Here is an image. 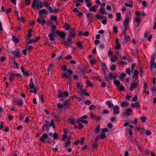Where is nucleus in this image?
I'll return each mask as SVG.
<instances>
[{
    "mask_svg": "<svg viewBox=\"0 0 156 156\" xmlns=\"http://www.w3.org/2000/svg\"><path fill=\"white\" fill-rule=\"evenodd\" d=\"M44 122L45 123V124L42 126L41 128L42 131H44L45 129L46 131L48 132L49 130V127H53L54 129H55V126L53 119H51L50 122L49 121L45 120Z\"/></svg>",
    "mask_w": 156,
    "mask_h": 156,
    "instance_id": "f257e3e1",
    "label": "nucleus"
},
{
    "mask_svg": "<svg viewBox=\"0 0 156 156\" xmlns=\"http://www.w3.org/2000/svg\"><path fill=\"white\" fill-rule=\"evenodd\" d=\"M30 83H29V87L30 89L31 90L30 92L31 93H34V94H37V91L35 87V86L32 81V78L30 79Z\"/></svg>",
    "mask_w": 156,
    "mask_h": 156,
    "instance_id": "f03ea898",
    "label": "nucleus"
},
{
    "mask_svg": "<svg viewBox=\"0 0 156 156\" xmlns=\"http://www.w3.org/2000/svg\"><path fill=\"white\" fill-rule=\"evenodd\" d=\"M113 83L116 87H119L120 90L121 91L125 90V88L124 87L122 83L120 84V82L119 80H114L113 81Z\"/></svg>",
    "mask_w": 156,
    "mask_h": 156,
    "instance_id": "7ed1b4c3",
    "label": "nucleus"
},
{
    "mask_svg": "<svg viewBox=\"0 0 156 156\" xmlns=\"http://www.w3.org/2000/svg\"><path fill=\"white\" fill-rule=\"evenodd\" d=\"M62 90L61 89H59L58 90V94L57 95L58 98H63L64 96L65 97H67L69 96V94L68 91L66 90L64 93L61 92Z\"/></svg>",
    "mask_w": 156,
    "mask_h": 156,
    "instance_id": "20e7f679",
    "label": "nucleus"
},
{
    "mask_svg": "<svg viewBox=\"0 0 156 156\" xmlns=\"http://www.w3.org/2000/svg\"><path fill=\"white\" fill-rule=\"evenodd\" d=\"M55 33L62 39L64 40L65 39L66 33L65 32L57 30L55 32Z\"/></svg>",
    "mask_w": 156,
    "mask_h": 156,
    "instance_id": "39448f33",
    "label": "nucleus"
},
{
    "mask_svg": "<svg viewBox=\"0 0 156 156\" xmlns=\"http://www.w3.org/2000/svg\"><path fill=\"white\" fill-rule=\"evenodd\" d=\"M10 52L13 54L15 57H16V58H20L22 56V55L20 52L18 48L16 49L15 51H11Z\"/></svg>",
    "mask_w": 156,
    "mask_h": 156,
    "instance_id": "423d86ee",
    "label": "nucleus"
},
{
    "mask_svg": "<svg viewBox=\"0 0 156 156\" xmlns=\"http://www.w3.org/2000/svg\"><path fill=\"white\" fill-rule=\"evenodd\" d=\"M48 11L44 9H42L39 11V14L40 18L41 19H44L45 17L44 16V14H48Z\"/></svg>",
    "mask_w": 156,
    "mask_h": 156,
    "instance_id": "0eeeda50",
    "label": "nucleus"
},
{
    "mask_svg": "<svg viewBox=\"0 0 156 156\" xmlns=\"http://www.w3.org/2000/svg\"><path fill=\"white\" fill-rule=\"evenodd\" d=\"M48 137V136L46 133H44L40 138V140L44 144H46L45 140Z\"/></svg>",
    "mask_w": 156,
    "mask_h": 156,
    "instance_id": "6e6552de",
    "label": "nucleus"
},
{
    "mask_svg": "<svg viewBox=\"0 0 156 156\" xmlns=\"http://www.w3.org/2000/svg\"><path fill=\"white\" fill-rule=\"evenodd\" d=\"M138 82H133L132 83L131 85L129 88V90L131 91H133L134 89L135 88L137 87L138 85Z\"/></svg>",
    "mask_w": 156,
    "mask_h": 156,
    "instance_id": "1a4fd4ad",
    "label": "nucleus"
},
{
    "mask_svg": "<svg viewBox=\"0 0 156 156\" xmlns=\"http://www.w3.org/2000/svg\"><path fill=\"white\" fill-rule=\"evenodd\" d=\"M132 112L131 108H129L126 109V112L122 113V115L124 117H126V115L128 116L131 114Z\"/></svg>",
    "mask_w": 156,
    "mask_h": 156,
    "instance_id": "9d476101",
    "label": "nucleus"
},
{
    "mask_svg": "<svg viewBox=\"0 0 156 156\" xmlns=\"http://www.w3.org/2000/svg\"><path fill=\"white\" fill-rule=\"evenodd\" d=\"M13 102L16 103L17 105L21 107L23 106V101L22 99H16L14 100Z\"/></svg>",
    "mask_w": 156,
    "mask_h": 156,
    "instance_id": "9b49d317",
    "label": "nucleus"
},
{
    "mask_svg": "<svg viewBox=\"0 0 156 156\" xmlns=\"http://www.w3.org/2000/svg\"><path fill=\"white\" fill-rule=\"evenodd\" d=\"M37 0H33L32 2V4L31 6L34 9L36 7V4L37 2ZM36 8L37 9V10H39L40 9V6H39V4H37L36 5Z\"/></svg>",
    "mask_w": 156,
    "mask_h": 156,
    "instance_id": "f8f14e48",
    "label": "nucleus"
},
{
    "mask_svg": "<svg viewBox=\"0 0 156 156\" xmlns=\"http://www.w3.org/2000/svg\"><path fill=\"white\" fill-rule=\"evenodd\" d=\"M16 76V73H15L14 72L12 73L9 75V80L10 82L15 80L14 78Z\"/></svg>",
    "mask_w": 156,
    "mask_h": 156,
    "instance_id": "ddd939ff",
    "label": "nucleus"
},
{
    "mask_svg": "<svg viewBox=\"0 0 156 156\" xmlns=\"http://www.w3.org/2000/svg\"><path fill=\"white\" fill-rule=\"evenodd\" d=\"M113 114L114 115H117L119 114L120 112L119 111V108L117 105H115L113 107Z\"/></svg>",
    "mask_w": 156,
    "mask_h": 156,
    "instance_id": "4468645a",
    "label": "nucleus"
},
{
    "mask_svg": "<svg viewBox=\"0 0 156 156\" xmlns=\"http://www.w3.org/2000/svg\"><path fill=\"white\" fill-rule=\"evenodd\" d=\"M62 78H66L68 79V80H69V81H72V78L70 75L69 74L68 76L66 73H64L62 74Z\"/></svg>",
    "mask_w": 156,
    "mask_h": 156,
    "instance_id": "2eb2a0df",
    "label": "nucleus"
},
{
    "mask_svg": "<svg viewBox=\"0 0 156 156\" xmlns=\"http://www.w3.org/2000/svg\"><path fill=\"white\" fill-rule=\"evenodd\" d=\"M93 15V14L92 13H88L86 14V16L87 18H88V21L93 22V18L91 17V15Z\"/></svg>",
    "mask_w": 156,
    "mask_h": 156,
    "instance_id": "dca6fc26",
    "label": "nucleus"
},
{
    "mask_svg": "<svg viewBox=\"0 0 156 156\" xmlns=\"http://www.w3.org/2000/svg\"><path fill=\"white\" fill-rule=\"evenodd\" d=\"M105 104L108 106L109 108H111L113 107L114 105L111 101H106Z\"/></svg>",
    "mask_w": 156,
    "mask_h": 156,
    "instance_id": "f3484780",
    "label": "nucleus"
},
{
    "mask_svg": "<svg viewBox=\"0 0 156 156\" xmlns=\"http://www.w3.org/2000/svg\"><path fill=\"white\" fill-rule=\"evenodd\" d=\"M44 6L46 7L47 9H49V11H52V8L50 6V5H49V3H48L46 2H44Z\"/></svg>",
    "mask_w": 156,
    "mask_h": 156,
    "instance_id": "a211bd4d",
    "label": "nucleus"
},
{
    "mask_svg": "<svg viewBox=\"0 0 156 156\" xmlns=\"http://www.w3.org/2000/svg\"><path fill=\"white\" fill-rule=\"evenodd\" d=\"M64 52H62L60 54H59L58 55L57 57H56V60L58 62H59L60 60L62 58V57L63 55Z\"/></svg>",
    "mask_w": 156,
    "mask_h": 156,
    "instance_id": "6ab92c4d",
    "label": "nucleus"
},
{
    "mask_svg": "<svg viewBox=\"0 0 156 156\" xmlns=\"http://www.w3.org/2000/svg\"><path fill=\"white\" fill-rule=\"evenodd\" d=\"M37 21L39 23L41 24L42 26H44V24L46 23L45 20L43 19L42 21H41L40 18H38L37 20Z\"/></svg>",
    "mask_w": 156,
    "mask_h": 156,
    "instance_id": "aec40b11",
    "label": "nucleus"
},
{
    "mask_svg": "<svg viewBox=\"0 0 156 156\" xmlns=\"http://www.w3.org/2000/svg\"><path fill=\"white\" fill-rule=\"evenodd\" d=\"M129 20V17H127L125 19L123 23V26H128Z\"/></svg>",
    "mask_w": 156,
    "mask_h": 156,
    "instance_id": "412c9836",
    "label": "nucleus"
},
{
    "mask_svg": "<svg viewBox=\"0 0 156 156\" xmlns=\"http://www.w3.org/2000/svg\"><path fill=\"white\" fill-rule=\"evenodd\" d=\"M98 7V6L97 5H95L94 6H92L90 8V11H93L94 12H96V9Z\"/></svg>",
    "mask_w": 156,
    "mask_h": 156,
    "instance_id": "4be33fe9",
    "label": "nucleus"
},
{
    "mask_svg": "<svg viewBox=\"0 0 156 156\" xmlns=\"http://www.w3.org/2000/svg\"><path fill=\"white\" fill-rule=\"evenodd\" d=\"M156 56V53H155L152 55L151 56V59L150 62L151 63H154L155 59Z\"/></svg>",
    "mask_w": 156,
    "mask_h": 156,
    "instance_id": "5701e85b",
    "label": "nucleus"
},
{
    "mask_svg": "<svg viewBox=\"0 0 156 156\" xmlns=\"http://www.w3.org/2000/svg\"><path fill=\"white\" fill-rule=\"evenodd\" d=\"M54 64L53 63H51L48 66V69H47V72L49 73L53 68Z\"/></svg>",
    "mask_w": 156,
    "mask_h": 156,
    "instance_id": "b1692460",
    "label": "nucleus"
},
{
    "mask_svg": "<svg viewBox=\"0 0 156 156\" xmlns=\"http://www.w3.org/2000/svg\"><path fill=\"white\" fill-rule=\"evenodd\" d=\"M63 28L66 30H67L70 29V26L69 24L66 23L63 26Z\"/></svg>",
    "mask_w": 156,
    "mask_h": 156,
    "instance_id": "393cba45",
    "label": "nucleus"
},
{
    "mask_svg": "<svg viewBox=\"0 0 156 156\" xmlns=\"http://www.w3.org/2000/svg\"><path fill=\"white\" fill-rule=\"evenodd\" d=\"M14 43L15 44H18L20 42L19 40L15 36H13L12 37Z\"/></svg>",
    "mask_w": 156,
    "mask_h": 156,
    "instance_id": "a878e982",
    "label": "nucleus"
},
{
    "mask_svg": "<svg viewBox=\"0 0 156 156\" xmlns=\"http://www.w3.org/2000/svg\"><path fill=\"white\" fill-rule=\"evenodd\" d=\"M69 122L70 124L75 126L76 121L74 118H69Z\"/></svg>",
    "mask_w": 156,
    "mask_h": 156,
    "instance_id": "bb28decb",
    "label": "nucleus"
},
{
    "mask_svg": "<svg viewBox=\"0 0 156 156\" xmlns=\"http://www.w3.org/2000/svg\"><path fill=\"white\" fill-rule=\"evenodd\" d=\"M129 105L128 103L126 101H123L121 103V105L122 107L125 106L126 107H127Z\"/></svg>",
    "mask_w": 156,
    "mask_h": 156,
    "instance_id": "cd10ccee",
    "label": "nucleus"
},
{
    "mask_svg": "<svg viewBox=\"0 0 156 156\" xmlns=\"http://www.w3.org/2000/svg\"><path fill=\"white\" fill-rule=\"evenodd\" d=\"M100 129V126L99 124H98L95 129V133L96 134H98L99 132Z\"/></svg>",
    "mask_w": 156,
    "mask_h": 156,
    "instance_id": "c85d7f7f",
    "label": "nucleus"
},
{
    "mask_svg": "<svg viewBox=\"0 0 156 156\" xmlns=\"http://www.w3.org/2000/svg\"><path fill=\"white\" fill-rule=\"evenodd\" d=\"M76 33H72V32H70L68 36V37L69 38H75L76 37Z\"/></svg>",
    "mask_w": 156,
    "mask_h": 156,
    "instance_id": "c756f323",
    "label": "nucleus"
},
{
    "mask_svg": "<svg viewBox=\"0 0 156 156\" xmlns=\"http://www.w3.org/2000/svg\"><path fill=\"white\" fill-rule=\"evenodd\" d=\"M120 16L121 13L120 12H117L116 13V16L117 17V18L115 19V20L116 21H120V19L121 17Z\"/></svg>",
    "mask_w": 156,
    "mask_h": 156,
    "instance_id": "7c9ffc66",
    "label": "nucleus"
},
{
    "mask_svg": "<svg viewBox=\"0 0 156 156\" xmlns=\"http://www.w3.org/2000/svg\"><path fill=\"white\" fill-rule=\"evenodd\" d=\"M126 76V74L125 73H122L120 76H119V80H122L124 79V77Z\"/></svg>",
    "mask_w": 156,
    "mask_h": 156,
    "instance_id": "2f4dec72",
    "label": "nucleus"
},
{
    "mask_svg": "<svg viewBox=\"0 0 156 156\" xmlns=\"http://www.w3.org/2000/svg\"><path fill=\"white\" fill-rule=\"evenodd\" d=\"M109 76V78L110 79L112 80V79H116L117 77H116V76H114L113 74L112 73H110L109 74V75H108Z\"/></svg>",
    "mask_w": 156,
    "mask_h": 156,
    "instance_id": "473e14b6",
    "label": "nucleus"
},
{
    "mask_svg": "<svg viewBox=\"0 0 156 156\" xmlns=\"http://www.w3.org/2000/svg\"><path fill=\"white\" fill-rule=\"evenodd\" d=\"M81 42H83L82 41H78V42H77L76 43V45L78 46V47L80 49H82L83 48V47L82 46V45H81Z\"/></svg>",
    "mask_w": 156,
    "mask_h": 156,
    "instance_id": "72a5a7b5",
    "label": "nucleus"
},
{
    "mask_svg": "<svg viewBox=\"0 0 156 156\" xmlns=\"http://www.w3.org/2000/svg\"><path fill=\"white\" fill-rule=\"evenodd\" d=\"M95 18L94 19L96 18L97 20H99L104 18V16H103L99 14H97L95 15Z\"/></svg>",
    "mask_w": 156,
    "mask_h": 156,
    "instance_id": "f704fd0d",
    "label": "nucleus"
},
{
    "mask_svg": "<svg viewBox=\"0 0 156 156\" xmlns=\"http://www.w3.org/2000/svg\"><path fill=\"white\" fill-rule=\"evenodd\" d=\"M86 83L87 84V86L88 87H94L93 84L91 83L90 81L89 80H87Z\"/></svg>",
    "mask_w": 156,
    "mask_h": 156,
    "instance_id": "c9c22d12",
    "label": "nucleus"
},
{
    "mask_svg": "<svg viewBox=\"0 0 156 156\" xmlns=\"http://www.w3.org/2000/svg\"><path fill=\"white\" fill-rule=\"evenodd\" d=\"M130 39V37L129 36H126L124 38V41L126 43H127Z\"/></svg>",
    "mask_w": 156,
    "mask_h": 156,
    "instance_id": "e433bc0d",
    "label": "nucleus"
},
{
    "mask_svg": "<svg viewBox=\"0 0 156 156\" xmlns=\"http://www.w3.org/2000/svg\"><path fill=\"white\" fill-rule=\"evenodd\" d=\"M17 19L19 21L23 23H25V19H24L23 17L19 16V17L17 18Z\"/></svg>",
    "mask_w": 156,
    "mask_h": 156,
    "instance_id": "4c0bfd02",
    "label": "nucleus"
},
{
    "mask_svg": "<svg viewBox=\"0 0 156 156\" xmlns=\"http://www.w3.org/2000/svg\"><path fill=\"white\" fill-rule=\"evenodd\" d=\"M135 21L137 23L138 25L139 26V23L140 22L141 18L140 17H135Z\"/></svg>",
    "mask_w": 156,
    "mask_h": 156,
    "instance_id": "58836bf2",
    "label": "nucleus"
},
{
    "mask_svg": "<svg viewBox=\"0 0 156 156\" xmlns=\"http://www.w3.org/2000/svg\"><path fill=\"white\" fill-rule=\"evenodd\" d=\"M51 19L53 21H56L57 20V17L56 16H51L50 17Z\"/></svg>",
    "mask_w": 156,
    "mask_h": 156,
    "instance_id": "ea45409f",
    "label": "nucleus"
},
{
    "mask_svg": "<svg viewBox=\"0 0 156 156\" xmlns=\"http://www.w3.org/2000/svg\"><path fill=\"white\" fill-rule=\"evenodd\" d=\"M100 13L102 14H105V15H107V13L105 11L103 8H101L100 9Z\"/></svg>",
    "mask_w": 156,
    "mask_h": 156,
    "instance_id": "a19ab883",
    "label": "nucleus"
},
{
    "mask_svg": "<svg viewBox=\"0 0 156 156\" xmlns=\"http://www.w3.org/2000/svg\"><path fill=\"white\" fill-rule=\"evenodd\" d=\"M113 32L116 34L118 33L117 27V26H114L113 27Z\"/></svg>",
    "mask_w": 156,
    "mask_h": 156,
    "instance_id": "79ce46f5",
    "label": "nucleus"
},
{
    "mask_svg": "<svg viewBox=\"0 0 156 156\" xmlns=\"http://www.w3.org/2000/svg\"><path fill=\"white\" fill-rule=\"evenodd\" d=\"M32 37V33H28L27 35L26 38L27 40H30Z\"/></svg>",
    "mask_w": 156,
    "mask_h": 156,
    "instance_id": "37998d69",
    "label": "nucleus"
},
{
    "mask_svg": "<svg viewBox=\"0 0 156 156\" xmlns=\"http://www.w3.org/2000/svg\"><path fill=\"white\" fill-rule=\"evenodd\" d=\"M52 26L51 30L52 31V32H54L56 30L57 27L56 26L54 25H52V26Z\"/></svg>",
    "mask_w": 156,
    "mask_h": 156,
    "instance_id": "c03bdc74",
    "label": "nucleus"
},
{
    "mask_svg": "<svg viewBox=\"0 0 156 156\" xmlns=\"http://www.w3.org/2000/svg\"><path fill=\"white\" fill-rule=\"evenodd\" d=\"M92 148L93 149H94L96 148H98V145L97 143H93L92 144Z\"/></svg>",
    "mask_w": 156,
    "mask_h": 156,
    "instance_id": "a18cd8bd",
    "label": "nucleus"
},
{
    "mask_svg": "<svg viewBox=\"0 0 156 156\" xmlns=\"http://www.w3.org/2000/svg\"><path fill=\"white\" fill-rule=\"evenodd\" d=\"M106 137L105 134L104 133H103L101 135L99 138L101 140L104 139Z\"/></svg>",
    "mask_w": 156,
    "mask_h": 156,
    "instance_id": "49530a36",
    "label": "nucleus"
},
{
    "mask_svg": "<svg viewBox=\"0 0 156 156\" xmlns=\"http://www.w3.org/2000/svg\"><path fill=\"white\" fill-rule=\"evenodd\" d=\"M53 138L55 140L59 139V137H58V134L56 133H55L53 134Z\"/></svg>",
    "mask_w": 156,
    "mask_h": 156,
    "instance_id": "de8ad7c7",
    "label": "nucleus"
},
{
    "mask_svg": "<svg viewBox=\"0 0 156 156\" xmlns=\"http://www.w3.org/2000/svg\"><path fill=\"white\" fill-rule=\"evenodd\" d=\"M5 13L6 14H8L9 13L11 12L12 9L11 8H9L5 10Z\"/></svg>",
    "mask_w": 156,
    "mask_h": 156,
    "instance_id": "09e8293b",
    "label": "nucleus"
},
{
    "mask_svg": "<svg viewBox=\"0 0 156 156\" xmlns=\"http://www.w3.org/2000/svg\"><path fill=\"white\" fill-rule=\"evenodd\" d=\"M84 103L86 105H89L91 104V102L89 100H86L84 101Z\"/></svg>",
    "mask_w": 156,
    "mask_h": 156,
    "instance_id": "8fccbe9b",
    "label": "nucleus"
},
{
    "mask_svg": "<svg viewBox=\"0 0 156 156\" xmlns=\"http://www.w3.org/2000/svg\"><path fill=\"white\" fill-rule=\"evenodd\" d=\"M48 37L49 38V40L50 41H55L54 37L50 34L48 35Z\"/></svg>",
    "mask_w": 156,
    "mask_h": 156,
    "instance_id": "3c124183",
    "label": "nucleus"
},
{
    "mask_svg": "<svg viewBox=\"0 0 156 156\" xmlns=\"http://www.w3.org/2000/svg\"><path fill=\"white\" fill-rule=\"evenodd\" d=\"M78 69L80 70L83 69V65L81 63H80V64L78 65Z\"/></svg>",
    "mask_w": 156,
    "mask_h": 156,
    "instance_id": "603ef678",
    "label": "nucleus"
},
{
    "mask_svg": "<svg viewBox=\"0 0 156 156\" xmlns=\"http://www.w3.org/2000/svg\"><path fill=\"white\" fill-rule=\"evenodd\" d=\"M132 78L133 79V81L134 82H136V81L138 79V77L136 76H135L133 75L132 76Z\"/></svg>",
    "mask_w": 156,
    "mask_h": 156,
    "instance_id": "864d4df0",
    "label": "nucleus"
},
{
    "mask_svg": "<svg viewBox=\"0 0 156 156\" xmlns=\"http://www.w3.org/2000/svg\"><path fill=\"white\" fill-rule=\"evenodd\" d=\"M139 74V71L137 69L135 70L134 71V73L133 76H137Z\"/></svg>",
    "mask_w": 156,
    "mask_h": 156,
    "instance_id": "5fc2aeb1",
    "label": "nucleus"
},
{
    "mask_svg": "<svg viewBox=\"0 0 156 156\" xmlns=\"http://www.w3.org/2000/svg\"><path fill=\"white\" fill-rule=\"evenodd\" d=\"M116 66L114 64L112 65L110 67V69L112 71L115 70L116 69Z\"/></svg>",
    "mask_w": 156,
    "mask_h": 156,
    "instance_id": "6e6d98bb",
    "label": "nucleus"
},
{
    "mask_svg": "<svg viewBox=\"0 0 156 156\" xmlns=\"http://www.w3.org/2000/svg\"><path fill=\"white\" fill-rule=\"evenodd\" d=\"M81 149L82 151H84L85 150H87V144L84 145V146L82 147Z\"/></svg>",
    "mask_w": 156,
    "mask_h": 156,
    "instance_id": "4d7b16f0",
    "label": "nucleus"
},
{
    "mask_svg": "<svg viewBox=\"0 0 156 156\" xmlns=\"http://www.w3.org/2000/svg\"><path fill=\"white\" fill-rule=\"evenodd\" d=\"M52 11H49L51 13H54L55 12V13H57L59 11V9H57V8H55L53 10L52 9Z\"/></svg>",
    "mask_w": 156,
    "mask_h": 156,
    "instance_id": "13d9d810",
    "label": "nucleus"
},
{
    "mask_svg": "<svg viewBox=\"0 0 156 156\" xmlns=\"http://www.w3.org/2000/svg\"><path fill=\"white\" fill-rule=\"evenodd\" d=\"M46 24L47 26H48L49 25H51V26H52L53 25V23H52V22L49 20H48L47 21V23H46Z\"/></svg>",
    "mask_w": 156,
    "mask_h": 156,
    "instance_id": "bf43d9fd",
    "label": "nucleus"
},
{
    "mask_svg": "<svg viewBox=\"0 0 156 156\" xmlns=\"http://www.w3.org/2000/svg\"><path fill=\"white\" fill-rule=\"evenodd\" d=\"M37 2L39 4V6H40V8H43L44 6V4L43 2L38 1Z\"/></svg>",
    "mask_w": 156,
    "mask_h": 156,
    "instance_id": "052dcab7",
    "label": "nucleus"
},
{
    "mask_svg": "<svg viewBox=\"0 0 156 156\" xmlns=\"http://www.w3.org/2000/svg\"><path fill=\"white\" fill-rule=\"evenodd\" d=\"M63 105H65L66 106V107H65L64 108H69V107L70 106V104L69 103H66V102H64V104H63Z\"/></svg>",
    "mask_w": 156,
    "mask_h": 156,
    "instance_id": "680f3d73",
    "label": "nucleus"
},
{
    "mask_svg": "<svg viewBox=\"0 0 156 156\" xmlns=\"http://www.w3.org/2000/svg\"><path fill=\"white\" fill-rule=\"evenodd\" d=\"M98 46L99 48L101 49H104L105 48V45L103 44H101L99 45Z\"/></svg>",
    "mask_w": 156,
    "mask_h": 156,
    "instance_id": "e2e57ef3",
    "label": "nucleus"
},
{
    "mask_svg": "<svg viewBox=\"0 0 156 156\" xmlns=\"http://www.w3.org/2000/svg\"><path fill=\"white\" fill-rule=\"evenodd\" d=\"M44 95L41 94L40 97V100L42 103L44 102Z\"/></svg>",
    "mask_w": 156,
    "mask_h": 156,
    "instance_id": "0e129e2a",
    "label": "nucleus"
},
{
    "mask_svg": "<svg viewBox=\"0 0 156 156\" xmlns=\"http://www.w3.org/2000/svg\"><path fill=\"white\" fill-rule=\"evenodd\" d=\"M62 70L64 71L67 70L66 66V65H62L61 67Z\"/></svg>",
    "mask_w": 156,
    "mask_h": 156,
    "instance_id": "69168bd1",
    "label": "nucleus"
},
{
    "mask_svg": "<svg viewBox=\"0 0 156 156\" xmlns=\"http://www.w3.org/2000/svg\"><path fill=\"white\" fill-rule=\"evenodd\" d=\"M71 143V141L70 140H68L66 141V142L64 146L65 147H66L68 145H70Z\"/></svg>",
    "mask_w": 156,
    "mask_h": 156,
    "instance_id": "338daca9",
    "label": "nucleus"
},
{
    "mask_svg": "<svg viewBox=\"0 0 156 156\" xmlns=\"http://www.w3.org/2000/svg\"><path fill=\"white\" fill-rule=\"evenodd\" d=\"M57 107L58 108L62 109L63 108V106L62 104L59 103H58L57 105Z\"/></svg>",
    "mask_w": 156,
    "mask_h": 156,
    "instance_id": "774afa93",
    "label": "nucleus"
}]
</instances>
